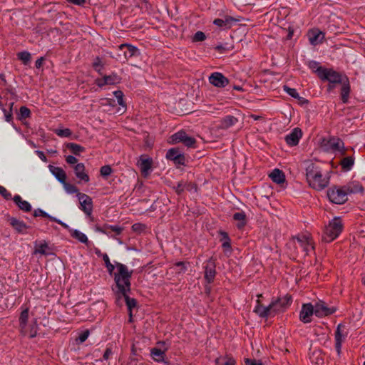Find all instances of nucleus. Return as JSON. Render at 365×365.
I'll list each match as a JSON object with an SVG mask.
<instances>
[{
	"label": "nucleus",
	"instance_id": "1",
	"mask_svg": "<svg viewBox=\"0 0 365 365\" xmlns=\"http://www.w3.org/2000/svg\"><path fill=\"white\" fill-rule=\"evenodd\" d=\"M318 77L322 81H327L329 83L328 91H331L336 84H341V98L343 103H346L349 101L351 87L349 78L332 68H326L317 67L315 71Z\"/></svg>",
	"mask_w": 365,
	"mask_h": 365
},
{
	"label": "nucleus",
	"instance_id": "2",
	"mask_svg": "<svg viewBox=\"0 0 365 365\" xmlns=\"http://www.w3.org/2000/svg\"><path fill=\"white\" fill-rule=\"evenodd\" d=\"M305 176L308 185L317 191L325 189L330 182V173L324 171L317 162L306 161Z\"/></svg>",
	"mask_w": 365,
	"mask_h": 365
},
{
	"label": "nucleus",
	"instance_id": "3",
	"mask_svg": "<svg viewBox=\"0 0 365 365\" xmlns=\"http://www.w3.org/2000/svg\"><path fill=\"white\" fill-rule=\"evenodd\" d=\"M116 272L114 273V279L116 289L115 290L116 296V302L120 303L121 295L129 293L130 290V277L132 271L121 264L115 263Z\"/></svg>",
	"mask_w": 365,
	"mask_h": 365
},
{
	"label": "nucleus",
	"instance_id": "4",
	"mask_svg": "<svg viewBox=\"0 0 365 365\" xmlns=\"http://www.w3.org/2000/svg\"><path fill=\"white\" fill-rule=\"evenodd\" d=\"M29 309L26 308L21 312L19 317V327L21 333L32 338L36 336L38 332L37 321L35 318L29 320Z\"/></svg>",
	"mask_w": 365,
	"mask_h": 365
},
{
	"label": "nucleus",
	"instance_id": "5",
	"mask_svg": "<svg viewBox=\"0 0 365 365\" xmlns=\"http://www.w3.org/2000/svg\"><path fill=\"white\" fill-rule=\"evenodd\" d=\"M290 246L297 254L302 256H306L314 249L313 242L309 235H302L293 237L290 242Z\"/></svg>",
	"mask_w": 365,
	"mask_h": 365
},
{
	"label": "nucleus",
	"instance_id": "6",
	"mask_svg": "<svg viewBox=\"0 0 365 365\" xmlns=\"http://www.w3.org/2000/svg\"><path fill=\"white\" fill-rule=\"evenodd\" d=\"M343 230V224L340 217H334L325 226L322 241L331 242L340 235Z\"/></svg>",
	"mask_w": 365,
	"mask_h": 365
},
{
	"label": "nucleus",
	"instance_id": "7",
	"mask_svg": "<svg viewBox=\"0 0 365 365\" xmlns=\"http://www.w3.org/2000/svg\"><path fill=\"white\" fill-rule=\"evenodd\" d=\"M329 200L335 204H343L347 200V193L343 187H333L327 191Z\"/></svg>",
	"mask_w": 365,
	"mask_h": 365
},
{
	"label": "nucleus",
	"instance_id": "8",
	"mask_svg": "<svg viewBox=\"0 0 365 365\" xmlns=\"http://www.w3.org/2000/svg\"><path fill=\"white\" fill-rule=\"evenodd\" d=\"M257 304L255 307L254 312L260 317L274 316L276 314H277V312L279 311V309H275V307L277 306V302H271L269 306L264 307L260 304L259 299H257Z\"/></svg>",
	"mask_w": 365,
	"mask_h": 365
},
{
	"label": "nucleus",
	"instance_id": "9",
	"mask_svg": "<svg viewBox=\"0 0 365 365\" xmlns=\"http://www.w3.org/2000/svg\"><path fill=\"white\" fill-rule=\"evenodd\" d=\"M195 139L188 136L185 132L180 131L173 135L168 143L170 144H177L179 143H182L187 147H193L195 144Z\"/></svg>",
	"mask_w": 365,
	"mask_h": 365
},
{
	"label": "nucleus",
	"instance_id": "10",
	"mask_svg": "<svg viewBox=\"0 0 365 365\" xmlns=\"http://www.w3.org/2000/svg\"><path fill=\"white\" fill-rule=\"evenodd\" d=\"M78 200L80 204V209L88 216H91L93 212L92 198L86 194L78 192Z\"/></svg>",
	"mask_w": 365,
	"mask_h": 365
},
{
	"label": "nucleus",
	"instance_id": "11",
	"mask_svg": "<svg viewBox=\"0 0 365 365\" xmlns=\"http://www.w3.org/2000/svg\"><path fill=\"white\" fill-rule=\"evenodd\" d=\"M314 307V314L318 317L329 316L336 311L335 307H329L323 301L317 302Z\"/></svg>",
	"mask_w": 365,
	"mask_h": 365
},
{
	"label": "nucleus",
	"instance_id": "12",
	"mask_svg": "<svg viewBox=\"0 0 365 365\" xmlns=\"http://www.w3.org/2000/svg\"><path fill=\"white\" fill-rule=\"evenodd\" d=\"M343 146V143L338 138L323 139L321 147L324 150H337Z\"/></svg>",
	"mask_w": 365,
	"mask_h": 365
},
{
	"label": "nucleus",
	"instance_id": "13",
	"mask_svg": "<svg viewBox=\"0 0 365 365\" xmlns=\"http://www.w3.org/2000/svg\"><path fill=\"white\" fill-rule=\"evenodd\" d=\"M314 314V307L311 303L302 305L299 319L304 323H309L312 321V316Z\"/></svg>",
	"mask_w": 365,
	"mask_h": 365
},
{
	"label": "nucleus",
	"instance_id": "14",
	"mask_svg": "<svg viewBox=\"0 0 365 365\" xmlns=\"http://www.w3.org/2000/svg\"><path fill=\"white\" fill-rule=\"evenodd\" d=\"M120 82V78L115 73L109 76H105L101 78L96 80V83L100 86H104L106 85H115Z\"/></svg>",
	"mask_w": 365,
	"mask_h": 365
},
{
	"label": "nucleus",
	"instance_id": "15",
	"mask_svg": "<svg viewBox=\"0 0 365 365\" xmlns=\"http://www.w3.org/2000/svg\"><path fill=\"white\" fill-rule=\"evenodd\" d=\"M209 81L211 84L219 88L225 87L229 83V81L226 77H225L222 73L217 72L212 73L210 76Z\"/></svg>",
	"mask_w": 365,
	"mask_h": 365
},
{
	"label": "nucleus",
	"instance_id": "16",
	"mask_svg": "<svg viewBox=\"0 0 365 365\" xmlns=\"http://www.w3.org/2000/svg\"><path fill=\"white\" fill-rule=\"evenodd\" d=\"M168 160L174 161L175 163L183 165L185 163V157L178 148H171L168 150L166 154Z\"/></svg>",
	"mask_w": 365,
	"mask_h": 365
},
{
	"label": "nucleus",
	"instance_id": "17",
	"mask_svg": "<svg viewBox=\"0 0 365 365\" xmlns=\"http://www.w3.org/2000/svg\"><path fill=\"white\" fill-rule=\"evenodd\" d=\"M153 160L150 158L142 155L138 162V166L140 168L142 174L147 176L151 168Z\"/></svg>",
	"mask_w": 365,
	"mask_h": 365
},
{
	"label": "nucleus",
	"instance_id": "18",
	"mask_svg": "<svg viewBox=\"0 0 365 365\" xmlns=\"http://www.w3.org/2000/svg\"><path fill=\"white\" fill-rule=\"evenodd\" d=\"M237 21V19L232 16H226L223 19H215L213 24L220 29H228L233 25V24L236 23Z\"/></svg>",
	"mask_w": 365,
	"mask_h": 365
},
{
	"label": "nucleus",
	"instance_id": "19",
	"mask_svg": "<svg viewBox=\"0 0 365 365\" xmlns=\"http://www.w3.org/2000/svg\"><path fill=\"white\" fill-rule=\"evenodd\" d=\"M74 172L76 178L81 181L88 182L90 180L88 175L86 172V168L83 163H77L74 168Z\"/></svg>",
	"mask_w": 365,
	"mask_h": 365
},
{
	"label": "nucleus",
	"instance_id": "20",
	"mask_svg": "<svg viewBox=\"0 0 365 365\" xmlns=\"http://www.w3.org/2000/svg\"><path fill=\"white\" fill-rule=\"evenodd\" d=\"M308 36L312 45H317L323 41L324 34L318 29H312L309 31Z\"/></svg>",
	"mask_w": 365,
	"mask_h": 365
},
{
	"label": "nucleus",
	"instance_id": "21",
	"mask_svg": "<svg viewBox=\"0 0 365 365\" xmlns=\"http://www.w3.org/2000/svg\"><path fill=\"white\" fill-rule=\"evenodd\" d=\"M344 188L348 194L363 193L364 188L362 185L358 181H351L344 186Z\"/></svg>",
	"mask_w": 365,
	"mask_h": 365
},
{
	"label": "nucleus",
	"instance_id": "22",
	"mask_svg": "<svg viewBox=\"0 0 365 365\" xmlns=\"http://www.w3.org/2000/svg\"><path fill=\"white\" fill-rule=\"evenodd\" d=\"M302 135V130L299 128H294L292 132L286 137V142L289 145H296L298 144Z\"/></svg>",
	"mask_w": 365,
	"mask_h": 365
},
{
	"label": "nucleus",
	"instance_id": "23",
	"mask_svg": "<svg viewBox=\"0 0 365 365\" xmlns=\"http://www.w3.org/2000/svg\"><path fill=\"white\" fill-rule=\"evenodd\" d=\"M128 293H125V295H121L120 303H117L118 305L122 306L123 301L124 300L126 303V305L129 310V317L130 322H131L132 319V309L135 307L136 301L133 298H130L128 295Z\"/></svg>",
	"mask_w": 365,
	"mask_h": 365
},
{
	"label": "nucleus",
	"instance_id": "24",
	"mask_svg": "<svg viewBox=\"0 0 365 365\" xmlns=\"http://www.w3.org/2000/svg\"><path fill=\"white\" fill-rule=\"evenodd\" d=\"M292 302V297L289 295H285L284 297L282 298H279L274 301H272V302H277V306L275 307V309H279V311L277 312V313H279L282 312L286 307H287Z\"/></svg>",
	"mask_w": 365,
	"mask_h": 365
},
{
	"label": "nucleus",
	"instance_id": "25",
	"mask_svg": "<svg viewBox=\"0 0 365 365\" xmlns=\"http://www.w3.org/2000/svg\"><path fill=\"white\" fill-rule=\"evenodd\" d=\"M124 48H126V51H124V56L125 59H128L139 54L138 49L135 46L130 44H121L119 46V48L120 50H123Z\"/></svg>",
	"mask_w": 365,
	"mask_h": 365
},
{
	"label": "nucleus",
	"instance_id": "26",
	"mask_svg": "<svg viewBox=\"0 0 365 365\" xmlns=\"http://www.w3.org/2000/svg\"><path fill=\"white\" fill-rule=\"evenodd\" d=\"M269 177L272 180L277 184L283 183L285 181V175L284 173L279 169L273 170L269 174Z\"/></svg>",
	"mask_w": 365,
	"mask_h": 365
},
{
	"label": "nucleus",
	"instance_id": "27",
	"mask_svg": "<svg viewBox=\"0 0 365 365\" xmlns=\"http://www.w3.org/2000/svg\"><path fill=\"white\" fill-rule=\"evenodd\" d=\"M49 170L60 182L63 183L66 180V174L61 168L50 165Z\"/></svg>",
	"mask_w": 365,
	"mask_h": 365
},
{
	"label": "nucleus",
	"instance_id": "28",
	"mask_svg": "<svg viewBox=\"0 0 365 365\" xmlns=\"http://www.w3.org/2000/svg\"><path fill=\"white\" fill-rule=\"evenodd\" d=\"M113 94L117 98L118 104L121 106L118 109L117 113L123 114L126 110V106L123 101V93L120 91H116L113 92Z\"/></svg>",
	"mask_w": 365,
	"mask_h": 365
},
{
	"label": "nucleus",
	"instance_id": "29",
	"mask_svg": "<svg viewBox=\"0 0 365 365\" xmlns=\"http://www.w3.org/2000/svg\"><path fill=\"white\" fill-rule=\"evenodd\" d=\"M215 276V269L213 263L210 262L207 264L205 272V278L208 282H211Z\"/></svg>",
	"mask_w": 365,
	"mask_h": 365
},
{
	"label": "nucleus",
	"instance_id": "30",
	"mask_svg": "<svg viewBox=\"0 0 365 365\" xmlns=\"http://www.w3.org/2000/svg\"><path fill=\"white\" fill-rule=\"evenodd\" d=\"M237 122V119L232 115H228L222 120L220 128L227 129Z\"/></svg>",
	"mask_w": 365,
	"mask_h": 365
},
{
	"label": "nucleus",
	"instance_id": "31",
	"mask_svg": "<svg viewBox=\"0 0 365 365\" xmlns=\"http://www.w3.org/2000/svg\"><path fill=\"white\" fill-rule=\"evenodd\" d=\"M14 200L18 205L19 208L21 209L22 210H24L26 212H29L31 210V205L27 201L22 200V198L20 196H19V195L15 196L14 197Z\"/></svg>",
	"mask_w": 365,
	"mask_h": 365
},
{
	"label": "nucleus",
	"instance_id": "32",
	"mask_svg": "<svg viewBox=\"0 0 365 365\" xmlns=\"http://www.w3.org/2000/svg\"><path fill=\"white\" fill-rule=\"evenodd\" d=\"M10 223L12 227L19 232H24L28 227L25 223L15 218H11L10 220Z\"/></svg>",
	"mask_w": 365,
	"mask_h": 365
},
{
	"label": "nucleus",
	"instance_id": "33",
	"mask_svg": "<svg viewBox=\"0 0 365 365\" xmlns=\"http://www.w3.org/2000/svg\"><path fill=\"white\" fill-rule=\"evenodd\" d=\"M354 163V159L353 157H346L343 158L341 162L340 165L344 171H349L352 168L353 165Z\"/></svg>",
	"mask_w": 365,
	"mask_h": 365
},
{
	"label": "nucleus",
	"instance_id": "34",
	"mask_svg": "<svg viewBox=\"0 0 365 365\" xmlns=\"http://www.w3.org/2000/svg\"><path fill=\"white\" fill-rule=\"evenodd\" d=\"M233 218L235 220L238 221L237 226L239 228H241L245 226L246 223V215L244 212H236L234 215Z\"/></svg>",
	"mask_w": 365,
	"mask_h": 365
},
{
	"label": "nucleus",
	"instance_id": "35",
	"mask_svg": "<svg viewBox=\"0 0 365 365\" xmlns=\"http://www.w3.org/2000/svg\"><path fill=\"white\" fill-rule=\"evenodd\" d=\"M151 355L153 359L156 361H163L165 359V353L160 349L154 348L151 350Z\"/></svg>",
	"mask_w": 365,
	"mask_h": 365
},
{
	"label": "nucleus",
	"instance_id": "36",
	"mask_svg": "<svg viewBox=\"0 0 365 365\" xmlns=\"http://www.w3.org/2000/svg\"><path fill=\"white\" fill-rule=\"evenodd\" d=\"M66 148L71 150V151L75 155H80L81 153L85 150V148L80 145L69 143L66 145Z\"/></svg>",
	"mask_w": 365,
	"mask_h": 365
},
{
	"label": "nucleus",
	"instance_id": "37",
	"mask_svg": "<svg viewBox=\"0 0 365 365\" xmlns=\"http://www.w3.org/2000/svg\"><path fill=\"white\" fill-rule=\"evenodd\" d=\"M335 339H336V351H337L338 354H340L341 344L343 342L344 337H343L342 334L340 332V327L339 326H338L337 330L336 331Z\"/></svg>",
	"mask_w": 365,
	"mask_h": 365
},
{
	"label": "nucleus",
	"instance_id": "38",
	"mask_svg": "<svg viewBox=\"0 0 365 365\" xmlns=\"http://www.w3.org/2000/svg\"><path fill=\"white\" fill-rule=\"evenodd\" d=\"M71 236L77 239L81 242H82V243L88 242V238L86 236V235H84L83 232H81L77 230H71Z\"/></svg>",
	"mask_w": 365,
	"mask_h": 365
},
{
	"label": "nucleus",
	"instance_id": "39",
	"mask_svg": "<svg viewBox=\"0 0 365 365\" xmlns=\"http://www.w3.org/2000/svg\"><path fill=\"white\" fill-rule=\"evenodd\" d=\"M284 90L291 96H292L294 98L299 99L301 102H306L307 101L304 100L303 98H301L298 93L297 92L296 89L291 88L287 86H284Z\"/></svg>",
	"mask_w": 365,
	"mask_h": 365
},
{
	"label": "nucleus",
	"instance_id": "40",
	"mask_svg": "<svg viewBox=\"0 0 365 365\" xmlns=\"http://www.w3.org/2000/svg\"><path fill=\"white\" fill-rule=\"evenodd\" d=\"M63 188L68 193H76V195H78V192H80L78 191V189L73 185L66 182L65 180L64 182L62 183Z\"/></svg>",
	"mask_w": 365,
	"mask_h": 365
},
{
	"label": "nucleus",
	"instance_id": "41",
	"mask_svg": "<svg viewBox=\"0 0 365 365\" xmlns=\"http://www.w3.org/2000/svg\"><path fill=\"white\" fill-rule=\"evenodd\" d=\"M55 133L59 137H69L72 132L69 128H59L55 130Z\"/></svg>",
	"mask_w": 365,
	"mask_h": 365
},
{
	"label": "nucleus",
	"instance_id": "42",
	"mask_svg": "<svg viewBox=\"0 0 365 365\" xmlns=\"http://www.w3.org/2000/svg\"><path fill=\"white\" fill-rule=\"evenodd\" d=\"M18 57L24 64H27L31 60V54L27 51L19 53Z\"/></svg>",
	"mask_w": 365,
	"mask_h": 365
},
{
	"label": "nucleus",
	"instance_id": "43",
	"mask_svg": "<svg viewBox=\"0 0 365 365\" xmlns=\"http://www.w3.org/2000/svg\"><path fill=\"white\" fill-rule=\"evenodd\" d=\"M30 110L28 108L22 106L19 110V118L20 120L27 118L30 116Z\"/></svg>",
	"mask_w": 365,
	"mask_h": 365
},
{
	"label": "nucleus",
	"instance_id": "44",
	"mask_svg": "<svg viewBox=\"0 0 365 365\" xmlns=\"http://www.w3.org/2000/svg\"><path fill=\"white\" fill-rule=\"evenodd\" d=\"M192 42L203 41L206 39V36L202 31H197L192 36Z\"/></svg>",
	"mask_w": 365,
	"mask_h": 365
},
{
	"label": "nucleus",
	"instance_id": "45",
	"mask_svg": "<svg viewBox=\"0 0 365 365\" xmlns=\"http://www.w3.org/2000/svg\"><path fill=\"white\" fill-rule=\"evenodd\" d=\"M223 360L225 361L223 363H221V359L220 358H217L215 360V362H216V364L217 365H235V361L233 359H231V358H228V359H223Z\"/></svg>",
	"mask_w": 365,
	"mask_h": 365
},
{
	"label": "nucleus",
	"instance_id": "46",
	"mask_svg": "<svg viewBox=\"0 0 365 365\" xmlns=\"http://www.w3.org/2000/svg\"><path fill=\"white\" fill-rule=\"evenodd\" d=\"M48 246L46 244H41L36 246L35 252L40 253L41 255L47 254Z\"/></svg>",
	"mask_w": 365,
	"mask_h": 365
},
{
	"label": "nucleus",
	"instance_id": "47",
	"mask_svg": "<svg viewBox=\"0 0 365 365\" xmlns=\"http://www.w3.org/2000/svg\"><path fill=\"white\" fill-rule=\"evenodd\" d=\"M89 334L90 333L88 330H86L80 333L78 337L76 338V341L79 343L84 342L88 339Z\"/></svg>",
	"mask_w": 365,
	"mask_h": 365
},
{
	"label": "nucleus",
	"instance_id": "48",
	"mask_svg": "<svg viewBox=\"0 0 365 365\" xmlns=\"http://www.w3.org/2000/svg\"><path fill=\"white\" fill-rule=\"evenodd\" d=\"M112 172V169L109 165H104L101 168L100 173L101 175L103 177H107L110 175Z\"/></svg>",
	"mask_w": 365,
	"mask_h": 365
},
{
	"label": "nucleus",
	"instance_id": "49",
	"mask_svg": "<svg viewBox=\"0 0 365 365\" xmlns=\"http://www.w3.org/2000/svg\"><path fill=\"white\" fill-rule=\"evenodd\" d=\"M132 229L134 232L140 233L145 229V226L140 223H136L132 226Z\"/></svg>",
	"mask_w": 365,
	"mask_h": 365
},
{
	"label": "nucleus",
	"instance_id": "50",
	"mask_svg": "<svg viewBox=\"0 0 365 365\" xmlns=\"http://www.w3.org/2000/svg\"><path fill=\"white\" fill-rule=\"evenodd\" d=\"M232 48V46L229 47L227 45H225V46H223V45H218V46H216L215 47V49L216 51H217L218 52H220V53H223V52H225L226 51H230Z\"/></svg>",
	"mask_w": 365,
	"mask_h": 365
},
{
	"label": "nucleus",
	"instance_id": "51",
	"mask_svg": "<svg viewBox=\"0 0 365 365\" xmlns=\"http://www.w3.org/2000/svg\"><path fill=\"white\" fill-rule=\"evenodd\" d=\"M220 234H221L222 236H224L225 237V241H224L223 243H222L223 247H225V248H230V239L228 237L227 234L226 232H221Z\"/></svg>",
	"mask_w": 365,
	"mask_h": 365
},
{
	"label": "nucleus",
	"instance_id": "52",
	"mask_svg": "<svg viewBox=\"0 0 365 365\" xmlns=\"http://www.w3.org/2000/svg\"><path fill=\"white\" fill-rule=\"evenodd\" d=\"M0 194L5 198V199H9L11 197V194L6 190V189L3 187L0 186Z\"/></svg>",
	"mask_w": 365,
	"mask_h": 365
},
{
	"label": "nucleus",
	"instance_id": "53",
	"mask_svg": "<svg viewBox=\"0 0 365 365\" xmlns=\"http://www.w3.org/2000/svg\"><path fill=\"white\" fill-rule=\"evenodd\" d=\"M246 365H263L259 361L252 359H245Z\"/></svg>",
	"mask_w": 365,
	"mask_h": 365
},
{
	"label": "nucleus",
	"instance_id": "54",
	"mask_svg": "<svg viewBox=\"0 0 365 365\" xmlns=\"http://www.w3.org/2000/svg\"><path fill=\"white\" fill-rule=\"evenodd\" d=\"M66 160L68 163L69 164H77V162H78V160L76 158H75L74 156L73 155H68L66 158Z\"/></svg>",
	"mask_w": 365,
	"mask_h": 365
},
{
	"label": "nucleus",
	"instance_id": "55",
	"mask_svg": "<svg viewBox=\"0 0 365 365\" xmlns=\"http://www.w3.org/2000/svg\"><path fill=\"white\" fill-rule=\"evenodd\" d=\"M108 228L111 231L115 232L117 235H120L123 231V228L118 226H109Z\"/></svg>",
	"mask_w": 365,
	"mask_h": 365
},
{
	"label": "nucleus",
	"instance_id": "56",
	"mask_svg": "<svg viewBox=\"0 0 365 365\" xmlns=\"http://www.w3.org/2000/svg\"><path fill=\"white\" fill-rule=\"evenodd\" d=\"M93 67L98 71H100V69L102 67L101 61L100 59H98V58L96 59V61L93 63Z\"/></svg>",
	"mask_w": 365,
	"mask_h": 365
},
{
	"label": "nucleus",
	"instance_id": "57",
	"mask_svg": "<svg viewBox=\"0 0 365 365\" xmlns=\"http://www.w3.org/2000/svg\"><path fill=\"white\" fill-rule=\"evenodd\" d=\"M309 68L313 70V71L315 73V71L317 69V67H319L318 66V63L315 61H312L309 63Z\"/></svg>",
	"mask_w": 365,
	"mask_h": 365
},
{
	"label": "nucleus",
	"instance_id": "58",
	"mask_svg": "<svg viewBox=\"0 0 365 365\" xmlns=\"http://www.w3.org/2000/svg\"><path fill=\"white\" fill-rule=\"evenodd\" d=\"M43 61H44V58L43 57H41L38 59H37V61H36V68H41V66L43 63Z\"/></svg>",
	"mask_w": 365,
	"mask_h": 365
},
{
	"label": "nucleus",
	"instance_id": "59",
	"mask_svg": "<svg viewBox=\"0 0 365 365\" xmlns=\"http://www.w3.org/2000/svg\"><path fill=\"white\" fill-rule=\"evenodd\" d=\"M36 154L40 158L41 160H42L44 162L47 161L46 157L45 156L44 153L42 151H36Z\"/></svg>",
	"mask_w": 365,
	"mask_h": 365
},
{
	"label": "nucleus",
	"instance_id": "60",
	"mask_svg": "<svg viewBox=\"0 0 365 365\" xmlns=\"http://www.w3.org/2000/svg\"><path fill=\"white\" fill-rule=\"evenodd\" d=\"M111 354V350L110 349H107L103 354L104 359H108L109 356Z\"/></svg>",
	"mask_w": 365,
	"mask_h": 365
},
{
	"label": "nucleus",
	"instance_id": "61",
	"mask_svg": "<svg viewBox=\"0 0 365 365\" xmlns=\"http://www.w3.org/2000/svg\"><path fill=\"white\" fill-rule=\"evenodd\" d=\"M106 267L108 269V271L111 274L113 272V271L116 269L115 268V264L113 265L112 264H109L108 265H106Z\"/></svg>",
	"mask_w": 365,
	"mask_h": 365
},
{
	"label": "nucleus",
	"instance_id": "62",
	"mask_svg": "<svg viewBox=\"0 0 365 365\" xmlns=\"http://www.w3.org/2000/svg\"><path fill=\"white\" fill-rule=\"evenodd\" d=\"M103 259L105 262L106 266L109 264H111L109 260V257L106 254L103 255Z\"/></svg>",
	"mask_w": 365,
	"mask_h": 365
},
{
	"label": "nucleus",
	"instance_id": "63",
	"mask_svg": "<svg viewBox=\"0 0 365 365\" xmlns=\"http://www.w3.org/2000/svg\"><path fill=\"white\" fill-rule=\"evenodd\" d=\"M293 34H294V30L292 29H291V28H289V34H288L287 38L289 39H290L292 37Z\"/></svg>",
	"mask_w": 365,
	"mask_h": 365
},
{
	"label": "nucleus",
	"instance_id": "64",
	"mask_svg": "<svg viewBox=\"0 0 365 365\" xmlns=\"http://www.w3.org/2000/svg\"><path fill=\"white\" fill-rule=\"evenodd\" d=\"M145 143L148 148H151L153 146V140H147Z\"/></svg>",
	"mask_w": 365,
	"mask_h": 365
}]
</instances>
